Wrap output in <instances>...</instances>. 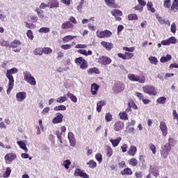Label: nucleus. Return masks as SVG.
<instances>
[{
	"label": "nucleus",
	"mask_w": 178,
	"mask_h": 178,
	"mask_svg": "<svg viewBox=\"0 0 178 178\" xmlns=\"http://www.w3.org/2000/svg\"><path fill=\"white\" fill-rule=\"evenodd\" d=\"M128 19L129 20H138V17L136 14H130L128 15Z\"/></svg>",
	"instance_id": "nucleus-52"
},
{
	"label": "nucleus",
	"mask_w": 178,
	"mask_h": 178,
	"mask_svg": "<svg viewBox=\"0 0 178 178\" xmlns=\"http://www.w3.org/2000/svg\"><path fill=\"white\" fill-rule=\"evenodd\" d=\"M143 91L148 95H156V89L152 85H146L143 86Z\"/></svg>",
	"instance_id": "nucleus-5"
},
{
	"label": "nucleus",
	"mask_w": 178,
	"mask_h": 178,
	"mask_svg": "<svg viewBox=\"0 0 178 178\" xmlns=\"http://www.w3.org/2000/svg\"><path fill=\"white\" fill-rule=\"evenodd\" d=\"M101 45L102 47H104V48H106V51H111V49L113 48V44L109 42L103 41L101 42Z\"/></svg>",
	"instance_id": "nucleus-19"
},
{
	"label": "nucleus",
	"mask_w": 178,
	"mask_h": 178,
	"mask_svg": "<svg viewBox=\"0 0 178 178\" xmlns=\"http://www.w3.org/2000/svg\"><path fill=\"white\" fill-rule=\"evenodd\" d=\"M83 5H84V0H79V5L77 6V10L79 13H81L83 10Z\"/></svg>",
	"instance_id": "nucleus-40"
},
{
	"label": "nucleus",
	"mask_w": 178,
	"mask_h": 178,
	"mask_svg": "<svg viewBox=\"0 0 178 178\" xmlns=\"http://www.w3.org/2000/svg\"><path fill=\"white\" fill-rule=\"evenodd\" d=\"M88 73L89 74H92L94 73L95 74H99V70H98L97 67L90 68L88 70Z\"/></svg>",
	"instance_id": "nucleus-35"
},
{
	"label": "nucleus",
	"mask_w": 178,
	"mask_h": 178,
	"mask_svg": "<svg viewBox=\"0 0 178 178\" xmlns=\"http://www.w3.org/2000/svg\"><path fill=\"white\" fill-rule=\"evenodd\" d=\"M96 35L99 38H109L112 37V32L109 30L97 31Z\"/></svg>",
	"instance_id": "nucleus-7"
},
{
	"label": "nucleus",
	"mask_w": 178,
	"mask_h": 178,
	"mask_svg": "<svg viewBox=\"0 0 178 178\" xmlns=\"http://www.w3.org/2000/svg\"><path fill=\"white\" fill-rule=\"evenodd\" d=\"M156 18L157 19V20L160 23V24H167V26H170V22H169V20H166V19H163L159 15H156Z\"/></svg>",
	"instance_id": "nucleus-21"
},
{
	"label": "nucleus",
	"mask_w": 178,
	"mask_h": 178,
	"mask_svg": "<svg viewBox=\"0 0 178 178\" xmlns=\"http://www.w3.org/2000/svg\"><path fill=\"white\" fill-rule=\"evenodd\" d=\"M106 5L111 8H116V2L115 0H105Z\"/></svg>",
	"instance_id": "nucleus-34"
},
{
	"label": "nucleus",
	"mask_w": 178,
	"mask_h": 178,
	"mask_svg": "<svg viewBox=\"0 0 178 178\" xmlns=\"http://www.w3.org/2000/svg\"><path fill=\"white\" fill-rule=\"evenodd\" d=\"M48 5H49V8L52 9L54 8H58V6H59V3L58 2V0H49Z\"/></svg>",
	"instance_id": "nucleus-26"
},
{
	"label": "nucleus",
	"mask_w": 178,
	"mask_h": 178,
	"mask_svg": "<svg viewBox=\"0 0 178 178\" xmlns=\"http://www.w3.org/2000/svg\"><path fill=\"white\" fill-rule=\"evenodd\" d=\"M172 60V56L167 54L166 56H162L160 58V62H161V63H165V62H169V60Z\"/></svg>",
	"instance_id": "nucleus-30"
},
{
	"label": "nucleus",
	"mask_w": 178,
	"mask_h": 178,
	"mask_svg": "<svg viewBox=\"0 0 178 178\" xmlns=\"http://www.w3.org/2000/svg\"><path fill=\"white\" fill-rule=\"evenodd\" d=\"M113 155V149L111 146L107 147L106 149V156L107 158H111Z\"/></svg>",
	"instance_id": "nucleus-39"
},
{
	"label": "nucleus",
	"mask_w": 178,
	"mask_h": 178,
	"mask_svg": "<svg viewBox=\"0 0 178 178\" xmlns=\"http://www.w3.org/2000/svg\"><path fill=\"white\" fill-rule=\"evenodd\" d=\"M67 95H64L63 96L59 97L58 98H57L56 102H58V104H63V102H66V101L67 100Z\"/></svg>",
	"instance_id": "nucleus-31"
},
{
	"label": "nucleus",
	"mask_w": 178,
	"mask_h": 178,
	"mask_svg": "<svg viewBox=\"0 0 178 178\" xmlns=\"http://www.w3.org/2000/svg\"><path fill=\"white\" fill-rule=\"evenodd\" d=\"M74 176H79V177L83 178H89L88 175L80 169L75 170Z\"/></svg>",
	"instance_id": "nucleus-17"
},
{
	"label": "nucleus",
	"mask_w": 178,
	"mask_h": 178,
	"mask_svg": "<svg viewBox=\"0 0 178 178\" xmlns=\"http://www.w3.org/2000/svg\"><path fill=\"white\" fill-rule=\"evenodd\" d=\"M99 88V86L97 85V83H92L91 85V92L92 95H96L98 89Z\"/></svg>",
	"instance_id": "nucleus-27"
},
{
	"label": "nucleus",
	"mask_w": 178,
	"mask_h": 178,
	"mask_svg": "<svg viewBox=\"0 0 178 178\" xmlns=\"http://www.w3.org/2000/svg\"><path fill=\"white\" fill-rule=\"evenodd\" d=\"M120 118L122 119V120H129V115L127 114L126 111L120 112L119 113Z\"/></svg>",
	"instance_id": "nucleus-36"
},
{
	"label": "nucleus",
	"mask_w": 178,
	"mask_h": 178,
	"mask_svg": "<svg viewBox=\"0 0 178 178\" xmlns=\"http://www.w3.org/2000/svg\"><path fill=\"white\" fill-rule=\"evenodd\" d=\"M75 63L77 66H79L80 69L82 70H86V69H88V63L87 60L83 59V57H79L75 58Z\"/></svg>",
	"instance_id": "nucleus-4"
},
{
	"label": "nucleus",
	"mask_w": 178,
	"mask_h": 178,
	"mask_svg": "<svg viewBox=\"0 0 178 178\" xmlns=\"http://www.w3.org/2000/svg\"><path fill=\"white\" fill-rule=\"evenodd\" d=\"M39 33H43V34H47V33H49L51 29L49 27H42L38 30Z\"/></svg>",
	"instance_id": "nucleus-45"
},
{
	"label": "nucleus",
	"mask_w": 178,
	"mask_h": 178,
	"mask_svg": "<svg viewBox=\"0 0 178 178\" xmlns=\"http://www.w3.org/2000/svg\"><path fill=\"white\" fill-rule=\"evenodd\" d=\"M129 148V145L126 143L123 144L121 146L122 152H127V149Z\"/></svg>",
	"instance_id": "nucleus-58"
},
{
	"label": "nucleus",
	"mask_w": 178,
	"mask_h": 178,
	"mask_svg": "<svg viewBox=\"0 0 178 178\" xmlns=\"http://www.w3.org/2000/svg\"><path fill=\"white\" fill-rule=\"evenodd\" d=\"M17 145H19V148H21V149H24L25 152H27V151H29V149H27L26 143H24L23 140L17 141Z\"/></svg>",
	"instance_id": "nucleus-25"
},
{
	"label": "nucleus",
	"mask_w": 178,
	"mask_h": 178,
	"mask_svg": "<svg viewBox=\"0 0 178 178\" xmlns=\"http://www.w3.org/2000/svg\"><path fill=\"white\" fill-rule=\"evenodd\" d=\"M150 172L152 173L154 177H158L159 176V172L158 171V168H154L153 166H150Z\"/></svg>",
	"instance_id": "nucleus-32"
},
{
	"label": "nucleus",
	"mask_w": 178,
	"mask_h": 178,
	"mask_svg": "<svg viewBox=\"0 0 178 178\" xmlns=\"http://www.w3.org/2000/svg\"><path fill=\"white\" fill-rule=\"evenodd\" d=\"M17 158V156L15 153H9L5 155L4 159L6 162H12Z\"/></svg>",
	"instance_id": "nucleus-15"
},
{
	"label": "nucleus",
	"mask_w": 178,
	"mask_h": 178,
	"mask_svg": "<svg viewBox=\"0 0 178 178\" xmlns=\"http://www.w3.org/2000/svg\"><path fill=\"white\" fill-rule=\"evenodd\" d=\"M68 140L71 147H74L76 145V139L74 138V134L72 132L68 133Z\"/></svg>",
	"instance_id": "nucleus-18"
},
{
	"label": "nucleus",
	"mask_w": 178,
	"mask_h": 178,
	"mask_svg": "<svg viewBox=\"0 0 178 178\" xmlns=\"http://www.w3.org/2000/svg\"><path fill=\"white\" fill-rule=\"evenodd\" d=\"M24 79L26 83L30 84V86H36L37 85V81H35V78L31 75V73L29 72H23Z\"/></svg>",
	"instance_id": "nucleus-3"
},
{
	"label": "nucleus",
	"mask_w": 178,
	"mask_h": 178,
	"mask_svg": "<svg viewBox=\"0 0 178 178\" xmlns=\"http://www.w3.org/2000/svg\"><path fill=\"white\" fill-rule=\"evenodd\" d=\"M95 159H96V161H97V162H99V163H102V154H97L95 155Z\"/></svg>",
	"instance_id": "nucleus-56"
},
{
	"label": "nucleus",
	"mask_w": 178,
	"mask_h": 178,
	"mask_svg": "<svg viewBox=\"0 0 178 178\" xmlns=\"http://www.w3.org/2000/svg\"><path fill=\"white\" fill-rule=\"evenodd\" d=\"M67 97H68V98H70V99H71L72 102H74V104L77 102V97H76V95H73L72 93L67 92Z\"/></svg>",
	"instance_id": "nucleus-37"
},
{
	"label": "nucleus",
	"mask_w": 178,
	"mask_h": 178,
	"mask_svg": "<svg viewBox=\"0 0 178 178\" xmlns=\"http://www.w3.org/2000/svg\"><path fill=\"white\" fill-rule=\"evenodd\" d=\"M124 129V123L123 122L117 121L113 125V130L115 131H120Z\"/></svg>",
	"instance_id": "nucleus-14"
},
{
	"label": "nucleus",
	"mask_w": 178,
	"mask_h": 178,
	"mask_svg": "<svg viewBox=\"0 0 178 178\" xmlns=\"http://www.w3.org/2000/svg\"><path fill=\"white\" fill-rule=\"evenodd\" d=\"M176 41H177L176 38L172 36L168 40H162L161 44L162 45H170V44H176Z\"/></svg>",
	"instance_id": "nucleus-16"
},
{
	"label": "nucleus",
	"mask_w": 178,
	"mask_h": 178,
	"mask_svg": "<svg viewBox=\"0 0 178 178\" xmlns=\"http://www.w3.org/2000/svg\"><path fill=\"white\" fill-rule=\"evenodd\" d=\"M38 16L42 22H47L48 20V17L44 15V11H42Z\"/></svg>",
	"instance_id": "nucleus-49"
},
{
	"label": "nucleus",
	"mask_w": 178,
	"mask_h": 178,
	"mask_svg": "<svg viewBox=\"0 0 178 178\" xmlns=\"http://www.w3.org/2000/svg\"><path fill=\"white\" fill-rule=\"evenodd\" d=\"M156 102L158 104H160L161 105H164V104H166V97H159L156 100Z\"/></svg>",
	"instance_id": "nucleus-42"
},
{
	"label": "nucleus",
	"mask_w": 178,
	"mask_h": 178,
	"mask_svg": "<svg viewBox=\"0 0 178 178\" xmlns=\"http://www.w3.org/2000/svg\"><path fill=\"white\" fill-rule=\"evenodd\" d=\"M62 122H63V115L60 113H56V117L52 120V123L58 124L62 123Z\"/></svg>",
	"instance_id": "nucleus-13"
},
{
	"label": "nucleus",
	"mask_w": 178,
	"mask_h": 178,
	"mask_svg": "<svg viewBox=\"0 0 178 178\" xmlns=\"http://www.w3.org/2000/svg\"><path fill=\"white\" fill-rule=\"evenodd\" d=\"M128 80L129 81H134V83H140V84H144L145 83V76H138L134 74H129L127 75Z\"/></svg>",
	"instance_id": "nucleus-2"
},
{
	"label": "nucleus",
	"mask_w": 178,
	"mask_h": 178,
	"mask_svg": "<svg viewBox=\"0 0 178 178\" xmlns=\"http://www.w3.org/2000/svg\"><path fill=\"white\" fill-rule=\"evenodd\" d=\"M63 165L66 169H69V167L70 165H72V163L70 162V160H65L63 162Z\"/></svg>",
	"instance_id": "nucleus-54"
},
{
	"label": "nucleus",
	"mask_w": 178,
	"mask_h": 178,
	"mask_svg": "<svg viewBox=\"0 0 178 178\" xmlns=\"http://www.w3.org/2000/svg\"><path fill=\"white\" fill-rule=\"evenodd\" d=\"M154 4H152V2L148 1L147 3V10L149 12H152V13H155V8H154Z\"/></svg>",
	"instance_id": "nucleus-33"
},
{
	"label": "nucleus",
	"mask_w": 178,
	"mask_h": 178,
	"mask_svg": "<svg viewBox=\"0 0 178 178\" xmlns=\"http://www.w3.org/2000/svg\"><path fill=\"white\" fill-rule=\"evenodd\" d=\"M99 63L106 66V65H111L112 63V59L108 56H103L99 58Z\"/></svg>",
	"instance_id": "nucleus-9"
},
{
	"label": "nucleus",
	"mask_w": 178,
	"mask_h": 178,
	"mask_svg": "<svg viewBox=\"0 0 178 178\" xmlns=\"http://www.w3.org/2000/svg\"><path fill=\"white\" fill-rule=\"evenodd\" d=\"M27 97L26 92H19L16 94V99L17 102H23Z\"/></svg>",
	"instance_id": "nucleus-12"
},
{
	"label": "nucleus",
	"mask_w": 178,
	"mask_h": 178,
	"mask_svg": "<svg viewBox=\"0 0 178 178\" xmlns=\"http://www.w3.org/2000/svg\"><path fill=\"white\" fill-rule=\"evenodd\" d=\"M74 38H77V36L72 35H66L63 38V42H70V41H72V40H74Z\"/></svg>",
	"instance_id": "nucleus-24"
},
{
	"label": "nucleus",
	"mask_w": 178,
	"mask_h": 178,
	"mask_svg": "<svg viewBox=\"0 0 178 178\" xmlns=\"http://www.w3.org/2000/svg\"><path fill=\"white\" fill-rule=\"evenodd\" d=\"M10 173H12V170H10V168L8 167L6 170L5 174H3L4 178H8L10 176Z\"/></svg>",
	"instance_id": "nucleus-50"
},
{
	"label": "nucleus",
	"mask_w": 178,
	"mask_h": 178,
	"mask_svg": "<svg viewBox=\"0 0 178 178\" xmlns=\"http://www.w3.org/2000/svg\"><path fill=\"white\" fill-rule=\"evenodd\" d=\"M137 153V147L134 145H131L130 148L129 149L127 154L130 156H134Z\"/></svg>",
	"instance_id": "nucleus-22"
},
{
	"label": "nucleus",
	"mask_w": 178,
	"mask_h": 178,
	"mask_svg": "<svg viewBox=\"0 0 178 178\" xmlns=\"http://www.w3.org/2000/svg\"><path fill=\"white\" fill-rule=\"evenodd\" d=\"M43 54L45 55H49V54H52V49L49 47H44L42 49Z\"/></svg>",
	"instance_id": "nucleus-51"
},
{
	"label": "nucleus",
	"mask_w": 178,
	"mask_h": 178,
	"mask_svg": "<svg viewBox=\"0 0 178 178\" xmlns=\"http://www.w3.org/2000/svg\"><path fill=\"white\" fill-rule=\"evenodd\" d=\"M176 24L175 22H173L171 24V33H172L173 34H176Z\"/></svg>",
	"instance_id": "nucleus-63"
},
{
	"label": "nucleus",
	"mask_w": 178,
	"mask_h": 178,
	"mask_svg": "<svg viewBox=\"0 0 178 178\" xmlns=\"http://www.w3.org/2000/svg\"><path fill=\"white\" fill-rule=\"evenodd\" d=\"M136 97H137V98H138V99H140V101H143V99H144V95L138 92H136Z\"/></svg>",
	"instance_id": "nucleus-62"
},
{
	"label": "nucleus",
	"mask_w": 178,
	"mask_h": 178,
	"mask_svg": "<svg viewBox=\"0 0 178 178\" xmlns=\"http://www.w3.org/2000/svg\"><path fill=\"white\" fill-rule=\"evenodd\" d=\"M122 175H132L133 174V172L131 171V169L130 168H125L124 170V171H122Z\"/></svg>",
	"instance_id": "nucleus-55"
},
{
	"label": "nucleus",
	"mask_w": 178,
	"mask_h": 178,
	"mask_svg": "<svg viewBox=\"0 0 178 178\" xmlns=\"http://www.w3.org/2000/svg\"><path fill=\"white\" fill-rule=\"evenodd\" d=\"M20 41L19 40H13V42H11L10 43V47L11 48H17V49H14V52H20L22 48L19 47H20Z\"/></svg>",
	"instance_id": "nucleus-11"
},
{
	"label": "nucleus",
	"mask_w": 178,
	"mask_h": 178,
	"mask_svg": "<svg viewBox=\"0 0 178 178\" xmlns=\"http://www.w3.org/2000/svg\"><path fill=\"white\" fill-rule=\"evenodd\" d=\"M86 165H88V168L90 169H95V168L97 166V162H95L94 160H90L86 163Z\"/></svg>",
	"instance_id": "nucleus-38"
},
{
	"label": "nucleus",
	"mask_w": 178,
	"mask_h": 178,
	"mask_svg": "<svg viewBox=\"0 0 178 178\" xmlns=\"http://www.w3.org/2000/svg\"><path fill=\"white\" fill-rule=\"evenodd\" d=\"M113 91L115 94H120V92L124 91V84L122 82H117L113 87Z\"/></svg>",
	"instance_id": "nucleus-6"
},
{
	"label": "nucleus",
	"mask_w": 178,
	"mask_h": 178,
	"mask_svg": "<svg viewBox=\"0 0 178 178\" xmlns=\"http://www.w3.org/2000/svg\"><path fill=\"white\" fill-rule=\"evenodd\" d=\"M17 72V68L13 67L10 70H7V72H6V76L9 81L8 84V89L6 91L8 95L10 94V91L13 90V87L15 86V79H13V76L12 74H16Z\"/></svg>",
	"instance_id": "nucleus-1"
},
{
	"label": "nucleus",
	"mask_w": 178,
	"mask_h": 178,
	"mask_svg": "<svg viewBox=\"0 0 178 178\" xmlns=\"http://www.w3.org/2000/svg\"><path fill=\"white\" fill-rule=\"evenodd\" d=\"M129 163L131 166H137V164L138 163V161H137V159H136L134 158H132L129 160Z\"/></svg>",
	"instance_id": "nucleus-47"
},
{
	"label": "nucleus",
	"mask_w": 178,
	"mask_h": 178,
	"mask_svg": "<svg viewBox=\"0 0 178 178\" xmlns=\"http://www.w3.org/2000/svg\"><path fill=\"white\" fill-rule=\"evenodd\" d=\"M26 35L29 40H33V38H34V36L33 35V31H31V30H29L26 32Z\"/></svg>",
	"instance_id": "nucleus-61"
},
{
	"label": "nucleus",
	"mask_w": 178,
	"mask_h": 178,
	"mask_svg": "<svg viewBox=\"0 0 178 178\" xmlns=\"http://www.w3.org/2000/svg\"><path fill=\"white\" fill-rule=\"evenodd\" d=\"M170 149H172L169 143H166L164 148L161 151L162 158L164 159H166L168 155H169V152H170Z\"/></svg>",
	"instance_id": "nucleus-8"
},
{
	"label": "nucleus",
	"mask_w": 178,
	"mask_h": 178,
	"mask_svg": "<svg viewBox=\"0 0 178 178\" xmlns=\"http://www.w3.org/2000/svg\"><path fill=\"white\" fill-rule=\"evenodd\" d=\"M109 141H110V143H111L113 147L115 148V147H118V145H119V144H120V141H122V138L118 137L117 139L111 138L109 140Z\"/></svg>",
	"instance_id": "nucleus-23"
},
{
	"label": "nucleus",
	"mask_w": 178,
	"mask_h": 178,
	"mask_svg": "<svg viewBox=\"0 0 178 178\" xmlns=\"http://www.w3.org/2000/svg\"><path fill=\"white\" fill-rule=\"evenodd\" d=\"M171 10L173 12H177L178 10V0H173L172 1V4L170 7Z\"/></svg>",
	"instance_id": "nucleus-29"
},
{
	"label": "nucleus",
	"mask_w": 178,
	"mask_h": 178,
	"mask_svg": "<svg viewBox=\"0 0 178 178\" xmlns=\"http://www.w3.org/2000/svg\"><path fill=\"white\" fill-rule=\"evenodd\" d=\"M111 14L113 16H122L123 13L120 10H113L111 11Z\"/></svg>",
	"instance_id": "nucleus-44"
},
{
	"label": "nucleus",
	"mask_w": 178,
	"mask_h": 178,
	"mask_svg": "<svg viewBox=\"0 0 178 178\" xmlns=\"http://www.w3.org/2000/svg\"><path fill=\"white\" fill-rule=\"evenodd\" d=\"M159 129L162 133L163 137L168 136V127L166 126V122L161 121L159 124Z\"/></svg>",
	"instance_id": "nucleus-10"
},
{
	"label": "nucleus",
	"mask_w": 178,
	"mask_h": 178,
	"mask_svg": "<svg viewBox=\"0 0 178 178\" xmlns=\"http://www.w3.org/2000/svg\"><path fill=\"white\" fill-rule=\"evenodd\" d=\"M105 120L107 122H111L112 121V115L109 113H106Z\"/></svg>",
	"instance_id": "nucleus-57"
},
{
	"label": "nucleus",
	"mask_w": 178,
	"mask_h": 178,
	"mask_svg": "<svg viewBox=\"0 0 178 178\" xmlns=\"http://www.w3.org/2000/svg\"><path fill=\"white\" fill-rule=\"evenodd\" d=\"M106 105V101L105 100H102L99 101L97 103V111L99 113L100 112L102 111V106H105Z\"/></svg>",
	"instance_id": "nucleus-20"
},
{
	"label": "nucleus",
	"mask_w": 178,
	"mask_h": 178,
	"mask_svg": "<svg viewBox=\"0 0 178 178\" xmlns=\"http://www.w3.org/2000/svg\"><path fill=\"white\" fill-rule=\"evenodd\" d=\"M34 55H42L43 51H42V49L41 48H36L34 51H33Z\"/></svg>",
	"instance_id": "nucleus-53"
},
{
	"label": "nucleus",
	"mask_w": 178,
	"mask_h": 178,
	"mask_svg": "<svg viewBox=\"0 0 178 178\" xmlns=\"http://www.w3.org/2000/svg\"><path fill=\"white\" fill-rule=\"evenodd\" d=\"M149 60L152 65H158V58L155 56L149 57Z\"/></svg>",
	"instance_id": "nucleus-43"
},
{
	"label": "nucleus",
	"mask_w": 178,
	"mask_h": 178,
	"mask_svg": "<svg viewBox=\"0 0 178 178\" xmlns=\"http://www.w3.org/2000/svg\"><path fill=\"white\" fill-rule=\"evenodd\" d=\"M61 29L63 30L67 29H73V24L70 23V22H65L61 24Z\"/></svg>",
	"instance_id": "nucleus-28"
},
{
	"label": "nucleus",
	"mask_w": 178,
	"mask_h": 178,
	"mask_svg": "<svg viewBox=\"0 0 178 178\" xmlns=\"http://www.w3.org/2000/svg\"><path fill=\"white\" fill-rule=\"evenodd\" d=\"M163 6L166 9H169L172 6V0H163Z\"/></svg>",
	"instance_id": "nucleus-41"
},
{
	"label": "nucleus",
	"mask_w": 178,
	"mask_h": 178,
	"mask_svg": "<svg viewBox=\"0 0 178 178\" xmlns=\"http://www.w3.org/2000/svg\"><path fill=\"white\" fill-rule=\"evenodd\" d=\"M61 49H64L65 51L67 49H71L72 45L71 44H63L60 47Z\"/></svg>",
	"instance_id": "nucleus-60"
},
{
	"label": "nucleus",
	"mask_w": 178,
	"mask_h": 178,
	"mask_svg": "<svg viewBox=\"0 0 178 178\" xmlns=\"http://www.w3.org/2000/svg\"><path fill=\"white\" fill-rule=\"evenodd\" d=\"M172 116H173L174 119H175V120H177V123L178 124V114H177V112L176 111V110L172 111Z\"/></svg>",
	"instance_id": "nucleus-64"
},
{
	"label": "nucleus",
	"mask_w": 178,
	"mask_h": 178,
	"mask_svg": "<svg viewBox=\"0 0 178 178\" xmlns=\"http://www.w3.org/2000/svg\"><path fill=\"white\" fill-rule=\"evenodd\" d=\"M54 111L58 112L59 111H66V106L65 105H59L54 108Z\"/></svg>",
	"instance_id": "nucleus-46"
},
{
	"label": "nucleus",
	"mask_w": 178,
	"mask_h": 178,
	"mask_svg": "<svg viewBox=\"0 0 178 178\" xmlns=\"http://www.w3.org/2000/svg\"><path fill=\"white\" fill-rule=\"evenodd\" d=\"M24 24L25 27H26V29H35V25L34 24L24 22Z\"/></svg>",
	"instance_id": "nucleus-48"
},
{
	"label": "nucleus",
	"mask_w": 178,
	"mask_h": 178,
	"mask_svg": "<svg viewBox=\"0 0 178 178\" xmlns=\"http://www.w3.org/2000/svg\"><path fill=\"white\" fill-rule=\"evenodd\" d=\"M134 56V54L130 52H125V59H131Z\"/></svg>",
	"instance_id": "nucleus-59"
}]
</instances>
